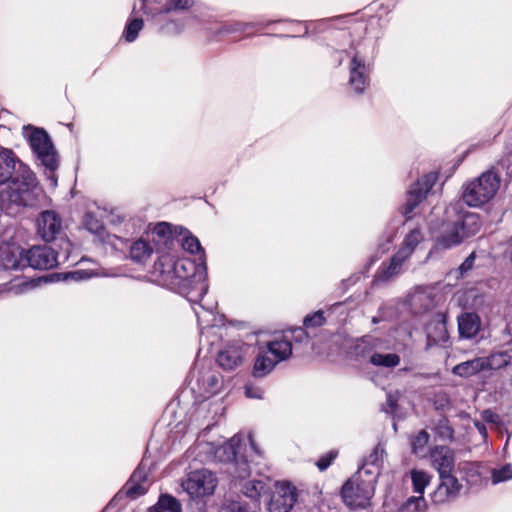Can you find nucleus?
Wrapping results in <instances>:
<instances>
[{"instance_id": "obj_1", "label": "nucleus", "mask_w": 512, "mask_h": 512, "mask_svg": "<svg viewBox=\"0 0 512 512\" xmlns=\"http://www.w3.org/2000/svg\"><path fill=\"white\" fill-rule=\"evenodd\" d=\"M169 223H157L153 230L134 240L129 247V258L137 264L144 265L157 254L150 276L153 282L166 287L188 299L195 301L207 289V272L204 264L196 265L190 259L174 261L167 254L166 247L171 245L167 238Z\"/></svg>"}, {"instance_id": "obj_2", "label": "nucleus", "mask_w": 512, "mask_h": 512, "mask_svg": "<svg viewBox=\"0 0 512 512\" xmlns=\"http://www.w3.org/2000/svg\"><path fill=\"white\" fill-rule=\"evenodd\" d=\"M7 186L0 191V210L15 216L22 207L36 202L37 181L34 173L21 163L10 149H0V185Z\"/></svg>"}, {"instance_id": "obj_3", "label": "nucleus", "mask_w": 512, "mask_h": 512, "mask_svg": "<svg viewBox=\"0 0 512 512\" xmlns=\"http://www.w3.org/2000/svg\"><path fill=\"white\" fill-rule=\"evenodd\" d=\"M412 347V328L399 325L383 337L364 336L353 347L357 357L367 359L370 364L380 368H395L401 362L400 354Z\"/></svg>"}, {"instance_id": "obj_4", "label": "nucleus", "mask_w": 512, "mask_h": 512, "mask_svg": "<svg viewBox=\"0 0 512 512\" xmlns=\"http://www.w3.org/2000/svg\"><path fill=\"white\" fill-rule=\"evenodd\" d=\"M198 447L201 451L209 454L211 460L227 463V472L235 479H244L253 472L247 459L248 450L250 451L249 457H252V454L261 457L250 435L247 437L235 435L221 445L200 443Z\"/></svg>"}, {"instance_id": "obj_5", "label": "nucleus", "mask_w": 512, "mask_h": 512, "mask_svg": "<svg viewBox=\"0 0 512 512\" xmlns=\"http://www.w3.org/2000/svg\"><path fill=\"white\" fill-rule=\"evenodd\" d=\"M460 207L461 203L457 201L446 208V220L443 221L439 234L435 236L437 249L446 250L456 247L480 231V216L476 213L467 212L457 215L454 221L450 220L452 214H457Z\"/></svg>"}, {"instance_id": "obj_6", "label": "nucleus", "mask_w": 512, "mask_h": 512, "mask_svg": "<svg viewBox=\"0 0 512 512\" xmlns=\"http://www.w3.org/2000/svg\"><path fill=\"white\" fill-rule=\"evenodd\" d=\"M191 390L196 393V398L201 399L198 407L196 408V417H202L205 412L211 413L212 419L217 415H221L224 407L218 401H209V398L218 394L224 387L223 376L214 368L202 367L196 368L192 373Z\"/></svg>"}, {"instance_id": "obj_7", "label": "nucleus", "mask_w": 512, "mask_h": 512, "mask_svg": "<svg viewBox=\"0 0 512 512\" xmlns=\"http://www.w3.org/2000/svg\"><path fill=\"white\" fill-rule=\"evenodd\" d=\"M350 58L348 63L349 86L351 90L360 95L370 83L371 59L373 47L366 41L352 44L348 50L343 51Z\"/></svg>"}, {"instance_id": "obj_8", "label": "nucleus", "mask_w": 512, "mask_h": 512, "mask_svg": "<svg viewBox=\"0 0 512 512\" xmlns=\"http://www.w3.org/2000/svg\"><path fill=\"white\" fill-rule=\"evenodd\" d=\"M500 186V176L494 170L483 172L463 186V201L470 207H480L494 198Z\"/></svg>"}, {"instance_id": "obj_9", "label": "nucleus", "mask_w": 512, "mask_h": 512, "mask_svg": "<svg viewBox=\"0 0 512 512\" xmlns=\"http://www.w3.org/2000/svg\"><path fill=\"white\" fill-rule=\"evenodd\" d=\"M72 244L68 239L61 238L59 251L53 248L41 245L33 246L25 252V267L47 270L60 264L70 261Z\"/></svg>"}, {"instance_id": "obj_10", "label": "nucleus", "mask_w": 512, "mask_h": 512, "mask_svg": "<svg viewBox=\"0 0 512 512\" xmlns=\"http://www.w3.org/2000/svg\"><path fill=\"white\" fill-rule=\"evenodd\" d=\"M24 135L40 164L54 173L59 166V158L49 135L43 129L32 127H25Z\"/></svg>"}, {"instance_id": "obj_11", "label": "nucleus", "mask_w": 512, "mask_h": 512, "mask_svg": "<svg viewBox=\"0 0 512 512\" xmlns=\"http://www.w3.org/2000/svg\"><path fill=\"white\" fill-rule=\"evenodd\" d=\"M375 486L376 482L356 472L342 486L343 502L351 509L366 508L370 505Z\"/></svg>"}, {"instance_id": "obj_12", "label": "nucleus", "mask_w": 512, "mask_h": 512, "mask_svg": "<svg viewBox=\"0 0 512 512\" xmlns=\"http://www.w3.org/2000/svg\"><path fill=\"white\" fill-rule=\"evenodd\" d=\"M289 357L290 347L287 342L271 340L259 347L252 374L255 378L265 377L278 363Z\"/></svg>"}, {"instance_id": "obj_13", "label": "nucleus", "mask_w": 512, "mask_h": 512, "mask_svg": "<svg viewBox=\"0 0 512 512\" xmlns=\"http://www.w3.org/2000/svg\"><path fill=\"white\" fill-rule=\"evenodd\" d=\"M167 238L172 242L171 245L166 247L167 254L174 261L180 259L177 256V252L180 247L191 254H201L200 259L204 255V251L201 247L198 238L193 236L188 230L184 229L183 227L173 226L169 224V234L167 235Z\"/></svg>"}, {"instance_id": "obj_14", "label": "nucleus", "mask_w": 512, "mask_h": 512, "mask_svg": "<svg viewBox=\"0 0 512 512\" xmlns=\"http://www.w3.org/2000/svg\"><path fill=\"white\" fill-rule=\"evenodd\" d=\"M217 486L216 475L207 470H195L183 481V489L192 497H203L213 494Z\"/></svg>"}, {"instance_id": "obj_15", "label": "nucleus", "mask_w": 512, "mask_h": 512, "mask_svg": "<svg viewBox=\"0 0 512 512\" xmlns=\"http://www.w3.org/2000/svg\"><path fill=\"white\" fill-rule=\"evenodd\" d=\"M436 181L437 175L428 173L411 185L407 192L406 202L402 207V214L407 220L413 217L415 208L426 198Z\"/></svg>"}, {"instance_id": "obj_16", "label": "nucleus", "mask_w": 512, "mask_h": 512, "mask_svg": "<svg viewBox=\"0 0 512 512\" xmlns=\"http://www.w3.org/2000/svg\"><path fill=\"white\" fill-rule=\"evenodd\" d=\"M251 468L253 470L251 475L244 479H238L240 481L239 486L245 497L249 498L253 504L259 505L260 498L270 492V479L266 477L247 479L253 474L260 475L263 471L259 462L253 463Z\"/></svg>"}, {"instance_id": "obj_17", "label": "nucleus", "mask_w": 512, "mask_h": 512, "mask_svg": "<svg viewBox=\"0 0 512 512\" xmlns=\"http://www.w3.org/2000/svg\"><path fill=\"white\" fill-rule=\"evenodd\" d=\"M248 347L242 341L225 344L217 354L218 365L227 371L237 369L243 364Z\"/></svg>"}, {"instance_id": "obj_18", "label": "nucleus", "mask_w": 512, "mask_h": 512, "mask_svg": "<svg viewBox=\"0 0 512 512\" xmlns=\"http://www.w3.org/2000/svg\"><path fill=\"white\" fill-rule=\"evenodd\" d=\"M297 500V490L287 482H277L268 503L269 512H289Z\"/></svg>"}, {"instance_id": "obj_19", "label": "nucleus", "mask_w": 512, "mask_h": 512, "mask_svg": "<svg viewBox=\"0 0 512 512\" xmlns=\"http://www.w3.org/2000/svg\"><path fill=\"white\" fill-rule=\"evenodd\" d=\"M439 480L438 486L431 494L433 503L444 504L459 497L463 486L453 473L439 475Z\"/></svg>"}, {"instance_id": "obj_20", "label": "nucleus", "mask_w": 512, "mask_h": 512, "mask_svg": "<svg viewBox=\"0 0 512 512\" xmlns=\"http://www.w3.org/2000/svg\"><path fill=\"white\" fill-rule=\"evenodd\" d=\"M409 258L410 256L408 254L398 248L388 262H383L380 265L374 276L373 282H387L400 275L404 272L405 264Z\"/></svg>"}, {"instance_id": "obj_21", "label": "nucleus", "mask_w": 512, "mask_h": 512, "mask_svg": "<svg viewBox=\"0 0 512 512\" xmlns=\"http://www.w3.org/2000/svg\"><path fill=\"white\" fill-rule=\"evenodd\" d=\"M431 466L439 475L453 473L455 468L454 451L448 446L438 445L429 452Z\"/></svg>"}, {"instance_id": "obj_22", "label": "nucleus", "mask_w": 512, "mask_h": 512, "mask_svg": "<svg viewBox=\"0 0 512 512\" xmlns=\"http://www.w3.org/2000/svg\"><path fill=\"white\" fill-rule=\"evenodd\" d=\"M38 233L47 242L57 239L62 231V221L55 211H43L37 221Z\"/></svg>"}, {"instance_id": "obj_23", "label": "nucleus", "mask_w": 512, "mask_h": 512, "mask_svg": "<svg viewBox=\"0 0 512 512\" xmlns=\"http://www.w3.org/2000/svg\"><path fill=\"white\" fill-rule=\"evenodd\" d=\"M384 456L385 448L381 443H378L372 452L364 458L363 464L358 469L357 473H361V475L377 483Z\"/></svg>"}, {"instance_id": "obj_24", "label": "nucleus", "mask_w": 512, "mask_h": 512, "mask_svg": "<svg viewBox=\"0 0 512 512\" xmlns=\"http://www.w3.org/2000/svg\"><path fill=\"white\" fill-rule=\"evenodd\" d=\"M0 266L5 270H18L25 267V252L15 244L0 245Z\"/></svg>"}, {"instance_id": "obj_25", "label": "nucleus", "mask_w": 512, "mask_h": 512, "mask_svg": "<svg viewBox=\"0 0 512 512\" xmlns=\"http://www.w3.org/2000/svg\"><path fill=\"white\" fill-rule=\"evenodd\" d=\"M148 490L147 474L142 466H139L131 475L129 481L123 487V492L131 499L144 495Z\"/></svg>"}, {"instance_id": "obj_26", "label": "nucleus", "mask_w": 512, "mask_h": 512, "mask_svg": "<svg viewBox=\"0 0 512 512\" xmlns=\"http://www.w3.org/2000/svg\"><path fill=\"white\" fill-rule=\"evenodd\" d=\"M458 331L460 338H474L481 327L480 317L474 312H465L458 316Z\"/></svg>"}, {"instance_id": "obj_27", "label": "nucleus", "mask_w": 512, "mask_h": 512, "mask_svg": "<svg viewBox=\"0 0 512 512\" xmlns=\"http://www.w3.org/2000/svg\"><path fill=\"white\" fill-rule=\"evenodd\" d=\"M206 290H208V288ZM206 293H207V291H205V293L201 297L197 298V300H195V301L187 299L190 303L197 305L196 307H193V310L197 317L198 326L200 328L201 333L203 332V330L205 328L212 327L216 323L214 307L213 306L206 307L203 304L199 303V301L203 299V297ZM183 296L185 297V295H183ZM186 298H188V297L186 296Z\"/></svg>"}, {"instance_id": "obj_28", "label": "nucleus", "mask_w": 512, "mask_h": 512, "mask_svg": "<svg viewBox=\"0 0 512 512\" xmlns=\"http://www.w3.org/2000/svg\"><path fill=\"white\" fill-rule=\"evenodd\" d=\"M486 369L497 370L512 365V347L492 352L487 357H482Z\"/></svg>"}, {"instance_id": "obj_29", "label": "nucleus", "mask_w": 512, "mask_h": 512, "mask_svg": "<svg viewBox=\"0 0 512 512\" xmlns=\"http://www.w3.org/2000/svg\"><path fill=\"white\" fill-rule=\"evenodd\" d=\"M273 341H285L290 347V356L292 355L293 347L297 349L298 345H308L310 336L305 327H294L286 331L282 336L274 338Z\"/></svg>"}, {"instance_id": "obj_30", "label": "nucleus", "mask_w": 512, "mask_h": 512, "mask_svg": "<svg viewBox=\"0 0 512 512\" xmlns=\"http://www.w3.org/2000/svg\"><path fill=\"white\" fill-rule=\"evenodd\" d=\"M483 370H485L483 358L477 357L457 364L452 369V373L460 377L468 378Z\"/></svg>"}, {"instance_id": "obj_31", "label": "nucleus", "mask_w": 512, "mask_h": 512, "mask_svg": "<svg viewBox=\"0 0 512 512\" xmlns=\"http://www.w3.org/2000/svg\"><path fill=\"white\" fill-rule=\"evenodd\" d=\"M424 241V234L420 227H414L404 236V239L399 247L400 250L404 251L410 257L417 251L418 247Z\"/></svg>"}, {"instance_id": "obj_32", "label": "nucleus", "mask_w": 512, "mask_h": 512, "mask_svg": "<svg viewBox=\"0 0 512 512\" xmlns=\"http://www.w3.org/2000/svg\"><path fill=\"white\" fill-rule=\"evenodd\" d=\"M148 512H182V508L175 497L163 494L154 506L148 508Z\"/></svg>"}, {"instance_id": "obj_33", "label": "nucleus", "mask_w": 512, "mask_h": 512, "mask_svg": "<svg viewBox=\"0 0 512 512\" xmlns=\"http://www.w3.org/2000/svg\"><path fill=\"white\" fill-rule=\"evenodd\" d=\"M400 303L390 301L380 306L376 316L372 317V323L378 324L382 321H393L398 317Z\"/></svg>"}, {"instance_id": "obj_34", "label": "nucleus", "mask_w": 512, "mask_h": 512, "mask_svg": "<svg viewBox=\"0 0 512 512\" xmlns=\"http://www.w3.org/2000/svg\"><path fill=\"white\" fill-rule=\"evenodd\" d=\"M410 478L413 492L418 494L417 496H423L426 487L431 481L429 473L424 470L412 469L410 471Z\"/></svg>"}, {"instance_id": "obj_35", "label": "nucleus", "mask_w": 512, "mask_h": 512, "mask_svg": "<svg viewBox=\"0 0 512 512\" xmlns=\"http://www.w3.org/2000/svg\"><path fill=\"white\" fill-rule=\"evenodd\" d=\"M430 435L426 430H421L411 439L412 453L419 458H424L428 454V444Z\"/></svg>"}, {"instance_id": "obj_36", "label": "nucleus", "mask_w": 512, "mask_h": 512, "mask_svg": "<svg viewBox=\"0 0 512 512\" xmlns=\"http://www.w3.org/2000/svg\"><path fill=\"white\" fill-rule=\"evenodd\" d=\"M410 305L414 313H422L432 308L433 299L426 292L418 291L411 295Z\"/></svg>"}, {"instance_id": "obj_37", "label": "nucleus", "mask_w": 512, "mask_h": 512, "mask_svg": "<svg viewBox=\"0 0 512 512\" xmlns=\"http://www.w3.org/2000/svg\"><path fill=\"white\" fill-rule=\"evenodd\" d=\"M83 227L91 234L102 236L105 231L103 222L94 213L86 212L82 219Z\"/></svg>"}, {"instance_id": "obj_38", "label": "nucleus", "mask_w": 512, "mask_h": 512, "mask_svg": "<svg viewBox=\"0 0 512 512\" xmlns=\"http://www.w3.org/2000/svg\"><path fill=\"white\" fill-rule=\"evenodd\" d=\"M436 436L442 441H452L454 438V430L446 417H440L433 427Z\"/></svg>"}, {"instance_id": "obj_39", "label": "nucleus", "mask_w": 512, "mask_h": 512, "mask_svg": "<svg viewBox=\"0 0 512 512\" xmlns=\"http://www.w3.org/2000/svg\"><path fill=\"white\" fill-rule=\"evenodd\" d=\"M427 503L423 496H411L398 509L397 512H426Z\"/></svg>"}, {"instance_id": "obj_40", "label": "nucleus", "mask_w": 512, "mask_h": 512, "mask_svg": "<svg viewBox=\"0 0 512 512\" xmlns=\"http://www.w3.org/2000/svg\"><path fill=\"white\" fill-rule=\"evenodd\" d=\"M142 28L143 20L138 16H132L128 20L123 32L125 40L129 43L135 41Z\"/></svg>"}, {"instance_id": "obj_41", "label": "nucleus", "mask_w": 512, "mask_h": 512, "mask_svg": "<svg viewBox=\"0 0 512 512\" xmlns=\"http://www.w3.org/2000/svg\"><path fill=\"white\" fill-rule=\"evenodd\" d=\"M168 0H142V9L145 14L153 18L164 15L165 10L162 9Z\"/></svg>"}, {"instance_id": "obj_42", "label": "nucleus", "mask_w": 512, "mask_h": 512, "mask_svg": "<svg viewBox=\"0 0 512 512\" xmlns=\"http://www.w3.org/2000/svg\"><path fill=\"white\" fill-rule=\"evenodd\" d=\"M512 479V466L505 464L499 468H494L491 471V481L494 485L506 482Z\"/></svg>"}, {"instance_id": "obj_43", "label": "nucleus", "mask_w": 512, "mask_h": 512, "mask_svg": "<svg viewBox=\"0 0 512 512\" xmlns=\"http://www.w3.org/2000/svg\"><path fill=\"white\" fill-rule=\"evenodd\" d=\"M190 18L170 19L161 26V29L168 34L177 35L183 32Z\"/></svg>"}, {"instance_id": "obj_44", "label": "nucleus", "mask_w": 512, "mask_h": 512, "mask_svg": "<svg viewBox=\"0 0 512 512\" xmlns=\"http://www.w3.org/2000/svg\"><path fill=\"white\" fill-rule=\"evenodd\" d=\"M195 4V0H168L165 6H162L165 10L164 14L171 12H181L188 10Z\"/></svg>"}, {"instance_id": "obj_45", "label": "nucleus", "mask_w": 512, "mask_h": 512, "mask_svg": "<svg viewBox=\"0 0 512 512\" xmlns=\"http://www.w3.org/2000/svg\"><path fill=\"white\" fill-rule=\"evenodd\" d=\"M256 25L254 23H246V22H229L225 23L221 26L219 33L221 34H233L238 32H244L248 28H254Z\"/></svg>"}, {"instance_id": "obj_46", "label": "nucleus", "mask_w": 512, "mask_h": 512, "mask_svg": "<svg viewBox=\"0 0 512 512\" xmlns=\"http://www.w3.org/2000/svg\"><path fill=\"white\" fill-rule=\"evenodd\" d=\"M325 323V317L323 311L318 310L317 312L307 315L303 320L305 328L320 327Z\"/></svg>"}, {"instance_id": "obj_47", "label": "nucleus", "mask_w": 512, "mask_h": 512, "mask_svg": "<svg viewBox=\"0 0 512 512\" xmlns=\"http://www.w3.org/2000/svg\"><path fill=\"white\" fill-rule=\"evenodd\" d=\"M398 399H399V393H388L386 404L383 406V411L387 414H390L392 416H397L398 414Z\"/></svg>"}, {"instance_id": "obj_48", "label": "nucleus", "mask_w": 512, "mask_h": 512, "mask_svg": "<svg viewBox=\"0 0 512 512\" xmlns=\"http://www.w3.org/2000/svg\"><path fill=\"white\" fill-rule=\"evenodd\" d=\"M499 165L506 169L508 175H512V139L507 142L504 156L499 160Z\"/></svg>"}, {"instance_id": "obj_49", "label": "nucleus", "mask_w": 512, "mask_h": 512, "mask_svg": "<svg viewBox=\"0 0 512 512\" xmlns=\"http://www.w3.org/2000/svg\"><path fill=\"white\" fill-rule=\"evenodd\" d=\"M244 393L247 398L262 399L264 397L265 391L261 386L248 381L244 386Z\"/></svg>"}, {"instance_id": "obj_50", "label": "nucleus", "mask_w": 512, "mask_h": 512, "mask_svg": "<svg viewBox=\"0 0 512 512\" xmlns=\"http://www.w3.org/2000/svg\"><path fill=\"white\" fill-rule=\"evenodd\" d=\"M228 509L230 512H257L259 509V505L253 504V503L248 505V504H243L241 502H232L228 506Z\"/></svg>"}, {"instance_id": "obj_51", "label": "nucleus", "mask_w": 512, "mask_h": 512, "mask_svg": "<svg viewBox=\"0 0 512 512\" xmlns=\"http://www.w3.org/2000/svg\"><path fill=\"white\" fill-rule=\"evenodd\" d=\"M337 453L334 451L328 452L326 455H323L318 461H317V467L320 471L326 470L333 460L336 458Z\"/></svg>"}, {"instance_id": "obj_52", "label": "nucleus", "mask_w": 512, "mask_h": 512, "mask_svg": "<svg viewBox=\"0 0 512 512\" xmlns=\"http://www.w3.org/2000/svg\"><path fill=\"white\" fill-rule=\"evenodd\" d=\"M436 329L438 330V336L434 337L431 333L427 332L428 341H432L434 343H438L440 341H444L446 339V328L444 322H438L436 325Z\"/></svg>"}, {"instance_id": "obj_53", "label": "nucleus", "mask_w": 512, "mask_h": 512, "mask_svg": "<svg viewBox=\"0 0 512 512\" xmlns=\"http://www.w3.org/2000/svg\"><path fill=\"white\" fill-rule=\"evenodd\" d=\"M474 261L475 253H471L459 267V271L462 276L472 269Z\"/></svg>"}, {"instance_id": "obj_54", "label": "nucleus", "mask_w": 512, "mask_h": 512, "mask_svg": "<svg viewBox=\"0 0 512 512\" xmlns=\"http://www.w3.org/2000/svg\"><path fill=\"white\" fill-rule=\"evenodd\" d=\"M483 418L486 422L492 424H498L500 422V417L498 414L493 413L489 410L483 412Z\"/></svg>"}, {"instance_id": "obj_55", "label": "nucleus", "mask_w": 512, "mask_h": 512, "mask_svg": "<svg viewBox=\"0 0 512 512\" xmlns=\"http://www.w3.org/2000/svg\"><path fill=\"white\" fill-rule=\"evenodd\" d=\"M10 290H12L11 287L8 286V284H3V285H0V297L5 294V293H8Z\"/></svg>"}, {"instance_id": "obj_56", "label": "nucleus", "mask_w": 512, "mask_h": 512, "mask_svg": "<svg viewBox=\"0 0 512 512\" xmlns=\"http://www.w3.org/2000/svg\"><path fill=\"white\" fill-rule=\"evenodd\" d=\"M476 425H477V428H478V430H479L480 432H482V430H485V427H484V425H483V424H478V423H477Z\"/></svg>"}, {"instance_id": "obj_57", "label": "nucleus", "mask_w": 512, "mask_h": 512, "mask_svg": "<svg viewBox=\"0 0 512 512\" xmlns=\"http://www.w3.org/2000/svg\"><path fill=\"white\" fill-rule=\"evenodd\" d=\"M271 23H272L271 21H268L264 26H267V25H269Z\"/></svg>"}, {"instance_id": "obj_58", "label": "nucleus", "mask_w": 512, "mask_h": 512, "mask_svg": "<svg viewBox=\"0 0 512 512\" xmlns=\"http://www.w3.org/2000/svg\"><path fill=\"white\" fill-rule=\"evenodd\" d=\"M510 259H511V262H512V251H511V256H510Z\"/></svg>"}]
</instances>
